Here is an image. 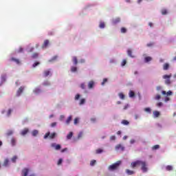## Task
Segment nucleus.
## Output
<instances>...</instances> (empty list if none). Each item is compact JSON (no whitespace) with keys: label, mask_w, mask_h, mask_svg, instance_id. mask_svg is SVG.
<instances>
[{"label":"nucleus","mask_w":176,"mask_h":176,"mask_svg":"<svg viewBox=\"0 0 176 176\" xmlns=\"http://www.w3.org/2000/svg\"><path fill=\"white\" fill-rule=\"evenodd\" d=\"M77 123H79V118H76L74 119V124H76Z\"/></svg>","instance_id":"5fc2aeb1"},{"label":"nucleus","mask_w":176,"mask_h":176,"mask_svg":"<svg viewBox=\"0 0 176 176\" xmlns=\"http://www.w3.org/2000/svg\"><path fill=\"white\" fill-rule=\"evenodd\" d=\"M23 91H24V87H21L16 92L17 97H19L21 94V93H23Z\"/></svg>","instance_id":"0eeeda50"},{"label":"nucleus","mask_w":176,"mask_h":176,"mask_svg":"<svg viewBox=\"0 0 176 176\" xmlns=\"http://www.w3.org/2000/svg\"><path fill=\"white\" fill-rule=\"evenodd\" d=\"M156 106H157L158 108H160V107H163V102H160L157 103Z\"/></svg>","instance_id":"a19ab883"},{"label":"nucleus","mask_w":176,"mask_h":176,"mask_svg":"<svg viewBox=\"0 0 176 176\" xmlns=\"http://www.w3.org/2000/svg\"><path fill=\"white\" fill-rule=\"evenodd\" d=\"M28 129L25 128L21 132V135H25L28 133Z\"/></svg>","instance_id":"2eb2a0df"},{"label":"nucleus","mask_w":176,"mask_h":176,"mask_svg":"<svg viewBox=\"0 0 176 176\" xmlns=\"http://www.w3.org/2000/svg\"><path fill=\"white\" fill-rule=\"evenodd\" d=\"M93 87H94V81H93V80L89 81L88 83V88L93 89Z\"/></svg>","instance_id":"9d476101"},{"label":"nucleus","mask_w":176,"mask_h":176,"mask_svg":"<svg viewBox=\"0 0 176 176\" xmlns=\"http://www.w3.org/2000/svg\"><path fill=\"white\" fill-rule=\"evenodd\" d=\"M118 23H120V18H116L113 20V24H118Z\"/></svg>","instance_id":"6ab92c4d"},{"label":"nucleus","mask_w":176,"mask_h":176,"mask_svg":"<svg viewBox=\"0 0 176 176\" xmlns=\"http://www.w3.org/2000/svg\"><path fill=\"white\" fill-rule=\"evenodd\" d=\"M80 87L82 89V90H85V89H86V85H85V83H82L80 85Z\"/></svg>","instance_id":"3c124183"},{"label":"nucleus","mask_w":176,"mask_h":176,"mask_svg":"<svg viewBox=\"0 0 176 176\" xmlns=\"http://www.w3.org/2000/svg\"><path fill=\"white\" fill-rule=\"evenodd\" d=\"M100 28H105V23L104 22H101L99 25Z\"/></svg>","instance_id":"473e14b6"},{"label":"nucleus","mask_w":176,"mask_h":176,"mask_svg":"<svg viewBox=\"0 0 176 176\" xmlns=\"http://www.w3.org/2000/svg\"><path fill=\"white\" fill-rule=\"evenodd\" d=\"M118 96L121 100H124V94L123 93H120Z\"/></svg>","instance_id":"f704fd0d"},{"label":"nucleus","mask_w":176,"mask_h":176,"mask_svg":"<svg viewBox=\"0 0 176 176\" xmlns=\"http://www.w3.org/2000/svg\"><path fill=\"white\" fill-rule=\"evenodd\" d=\"M96 160H91L90 162V166H94V164H96Z\"/></svg>","instance_id":"49530a36"},{"label":"nucleus","mask_w":176,"mask_h":176,"mask_svg":"<svg viewBox=\"0 0 176 176\" xmlns=\"http://www.w3.org/2000/svg\"><path fill=\"white\" fill-rule=\"evenodd\" d=\"M39 64H41L39 62L34 63L32 65L33 68H35V67H37V65H39Z\"/></svg>","instance_id":"8fccbe9b"},{"label":"nucleus","mask_w":176,"mask_h":176,"mask_svg":"<svg viewBox=\"0 0 176 176\" xmlns=\"http://www.w3.org/2000/svg\"><path fill=\"white\" fill-rule=\"evenodd\" d=\"M47 46H49V40H45L44 41L42 47L44 49V47H47Z\"/></svg>","instance_id":"ddd939ff"},{"label":"nucleus","mask_w":176,"mask_h":176,"mask_svg":"<svg viewBox=\"0 0 176 176\" xmlns=\"http://www.w3.org/2000/svg\"><path fill=\"white\" fill-rule=\"evenodd\" d=\"M168 13V12H167V10L166 9H163L162 10V14H167Z\"/></svg>","instance_id":"ea45409f"},{"label":"nucleus","mask_w":176,"mask_h":176,"mask_svg":"<svg viewBox=\"0 0 176 176\" xmlns=\"http://www.w3.org/2000/svg\"><path fill=\"white\" fill-rule=\"evenodd\" d=\"M157 91H161V93L163 91L162 88L160 86L157 87Z\"/></svg>","instance_id":"09e8293b"},{"label":"nucleus","mask_w":176,"mask_h":176,"mask_svg":"<svg viewBox=\"0 0 176 176\" xmlns=\"http://www.w3.org/2000/svg\"><path fill=\"white\" fill-rule=\"evenodd\" d=\"M127 54H128V56H129V57L134 58V56L133 55V52L131 51V50H128Z\"/></svg>","instance_id":"a211bd4d"},{"label":"nucleus","mask_w":176,"mask_h":176,"mask_svg":"<svg viewBox=\"0 0 176 176\" xmlns=\"http://www.w3.org/2000/svg\"><path fill=\"white\" fill-rule=\"evenodd\" d=\"M28 173H30V169H28V168H24L22 170L21 175L22 176H27V175H28Z\"/></svg>","instance_id":"423d86ee"},{"label":"nucleus","mask_w":176,"mask_h":176,"mask_svg":"<svg viewBox=\"0 0 176 176\" xmlns=\"http://www.w3.org/2000/svg\"><path fill=\"white\" fill-rule=\"evenodd\" d=\"M126 63H127V60H126V59L123 60L122 62V64H121L122 67H124V65H126Z\"/></svg>","instance_id":"79ce46f5"},{"label":"nucleus","mask_w":176,"mask_h":176,"mask_svg":"<svg viewBox=\"0 0 176 176\" xmlns=\"http://www.w3.org/2000/svg\"><path fill=\"white\" fill-rule=\"evenodd\" d=\"M11 160L12 163H16V161L17 160V155L14 156Z\"/></svg>","instance_id":"72a5a7b5"},{"label":"nucleus","mask_w":176,"mask_h":176,"mask_svg":"<svg viewBox=\"0 0 176 176\" xmlns=\"http://www.w3.org/2000/svg\"><path fill=\"white\" fill-rule=\"evenodd\" d=\"M66 151H68V148H65L62 149L60 152H61V153H64V152H66Z\"/></svg>","instance_id":"bf43d9fd"},{"label":"nucleus","mask_w":176,"mask_h":176,"mask_svg":"<svg viewBox=\"0 0 176 176\" xmlns=\"http://www.w3.org/2000/svg\"><path fill=\"white\" fill-rule=\"evenodd\" d=\"M61 163H63V159H59L58 161V166H60V164H61Z\"/></svg>","instance_id":"4d7b16f0"},{"label":"nucleus","mask_w":176,"mask_h":176,"mask_svg":"<svg viewBox=\"0 0 176 176\" xmlns=\"http://www.w3.org/2000/svg\"><path fill=\"white\" fill-rule=\"evenodd\" d=\"M11 114H12V109H9L7 112V116H10Z\"/></svg>","instance_id":"c03bdc74"},{"label":"nucleus","mask_w":176,"mask_h":176,"mask_svg":"<svg viewBox=\"0 0 176 176\" xmlns=\"http://www.w3.org/2000/svg\"><path fill=\"white\" fill-rule=\"evenodd\" d=\"M1 80L5 82L6 80V75L1 76Z\"/></svg>","instance_id":"de8ad7c7"},{"label":"nucleus","mask_w":176,"mask_h":176,"mask_svg":"<svg viewBox=\"0 0 176 176\" xmlns=\"http://www.w3.org/2000/svg\"><path fill=\"white\" fill-rule=\"evenodd\" d=\"M3 166H4V167H8V166H9V160L8 159H6L4 160Z\"/></svg>","instance_id":"f3484780"},{"label":"nucleus","mask_w":176,"mask_h":176,"mask_svg":"<svg viewBox=\"0 0 176 176\" xmlns=\"http://www.w3.org/2000/svg\"><path fill=\"white\" fill-rule=\"evenodd\" d=\"M135 94L134 93V91H129V97H131V98H133V97H135Z\"/></svg>","instance_id":"a878e982"},{"label":"nucleus","mask_w":176,"mask_h":176,"mask_svg":"<svg viewBox=\"0 0 176 176\" xmlns=\"http://www.w3.org/2000/svg\"><path fill=\"white\" fill-rule=\"evenodd\" d=\"M119 149H121V151H124V147H123L121 144H118L116 146V151H119Z\"/></svg>","instance_id":"9b49d317"},{"label":"nucleus","mask_w":176,"mask_h":176,"mask_svg":"<svg viewBox=\"0 0 176 176\" xmlns=\"http://www.w3.org/2000/svg\"><path fill=\"white\" fill-rule=\"evenodd\" d=\"M97 120L96 118H91V121L93 122L94 123Z\"/></svg>","instance_id":"680f3d73"},{"label":"nucleus","mask_w":176,"mask_h":176,"mask_svg":"<svg viewBox=\"0 0 176 176\" xmlns=\"http://www.w3.org/2000/svg\"><path fill=\"white\" fill-rule=\"evenodd\" d=\"M102 152H104V151L101 148H98L96 150V153L98 155L100 153H102Z\"/></svg>","instance_id":"e433bc0d"},{"label":"nucleus","mask_w":176,"mask_h":176,"mask_svg":"<svg viewBox=\"0 0 176 176\" xmlns=\"http://www.w3.org/2000/svg\"><path fill=\"white\" fill-rule=\"evenodd\" d=\"M138 166H141V170L144 173H146L148 171V167H146V162L141 160H137L135 162H131V166L132 168H135V167H138Z\"/></svg>","instance_id":"f257e3e1"},{"label":"nucleus","mask_w":176,"mask_h":176,"mask_svg":"<svg viewBox=\"0 0 176 176\" xmlns=\"http://www.w3.org/2000/svg\"><path fill=\"white\" fill-rule=\"evenodd\" d=\"M23 47H20L19 49V51H18V52L19 53H22V52H23Z\"/></svg>","instance_id":"338daca9"},{"label":"nucleus","mask_w":176,"mask_h":176,"mask_svg":"<svg viewBox=\"0 0 176 176\" xmlns=\"http://www.w3.org/2000/svg\"><path fill=\"white\" fill-rule=\"evenodd\" d=\"M11 144H12V146H14V145H16V139L12 138L11 140Z\"/></svg>","instance_id":"2f4dec72"},{"label":"nucleus","mask_w":176,"mask_h":176,"mask_svg":"<svg viewBox=\"0 0 176 176\" xmlns=\"http://www.w3.org/2000/svg\"><path fill=\"white\" fill-rule=\"evenodd\" d=\"M57 126V122H52L51 124V127H56Z\"/></svg>","instance_id":"6e6d98bb"},{"label":"nucleus","mask_w":176,"mask_h":176,"mask_svg":"<svg viewBox=\"0 0 176 176\" xmlns=\"http://www.w3.org/2000/svg\"><path fill=\"white\" fill-rule=\"evenodd\" d=\"M39 56V54L36 52H34L32 55V58H38V56Z\"/></svg>","instance_id":"bb28decb"},{"label":"nucleus","mask_w":176,"mask_h":176,"mask_svg":"<svg viewBox=\"0 0 176 176\" xmlns=\"http://www.w3.org/2000/svg\"><path fill=\"white\" fill-rule=\"evenodd\" d=\"M160 116V111H155V118H159Z\"/></svg>","instance_id":"c85d7f7f"},{"label":"nucleus","mask_w":176,"mask_h":176,"mask_svg":"<svg viewBox=\"0 0 176 176\" xmlns=\"http://www.w3.org/2000/svg\"><path fill=\"white\" fill-rule=\"evenodd\" d=\"M130 122H129V121H127V120H123L122 121V124H124V126H127L129 124Z\"/></svg>","instance_id":"b1692460"},{"label":"nucleus","mask_w":176,"mask_h":176,"mask_svg":"<svg viewBox=\"0 0 176 176\" xmlns=\"http://www.w3.org/2000/svg\"><path fill=\"white\" fill-rule=\"evenodd\" d=\"M144 111L147 112V113H151L152 112V110L149 107H146L144 109Z\"/></svg>","instance_id":"cd10ccee"},{"label":"nucleus","mask_w":176,"mask_h":176,"mask_svg":"<svg viewBox=\"0 0 176 176\" xmlns=\"http://www.w3.org/2000/svg\"><path fill=\"white\" fill-rule=\"evenodd\" d=\"M30 53H32V52H34V47H31L29 51Z\"/></svg>","instance_id":"69168bd1"},{"label":"nucleus","mask_w":176,"mask_h":176,"mask_svg":"<svg viewBox=\"0 0 176 176\" xmlns=\"http://www.w3.org/2000/svg\"><path fill=\"white\" fill-rule=\"evenodd\" d=\"M48 137L50 138V140H53L54 138H55L56 137V133H52L50 135V132H47V133H45V135H44V139L46 140V138H48Z\"/></svg>","instance_id":"20e7f679"},{"label":"nucleus","mask_w":176,"mask_h":176,"mask_svg":"<svg viewBox=\"0 0 176 176\" xmlns=\"http://www.w3.org/2000/svg\"><path fill=\"white\" fill-rule=\"evenodd\" d=\"M155 98L156 100H160L162 98V96L160 95H157Z\"/></svg>","instance_id":"052dcab7"},{"label":"nucleus","mask_w":176,"mask_h":176,"mask_svg":"<svg viewBox=\"0 0 176 176\" xmlns=\"http://www.w3.org/2000/svg\"><path fill=\"white\" fill-rule=\"evenodd\" d=\"M12 134H13L12 131H8V133H7V135H12Z\"/></svg>","instance_id":"13d9d810"},{"label":"nucleus","mask_w":176,"mask_h":176,"mask_svg":"<svg viewBox=\"0 0 176 176\" xmlns=\"http://www.w3.org/2000/svg\"><path fill=\"white\" fill-rule=\"evenodd\" d=\"M71 71L72 72H76V71H78V68L76 67H72Z\"/></svg>","instance_id":"4c0bfd02"},{"label":"nucleus","mask_w":176,"mask_h":176,"mask_svg":"<svg viewBox=\"0 0 176 176\" xmlns=\"http://www.w3.org/2000/svg\"><path fill=\"white\" fill-rule=\"evenodd\" d=\"M122 164V161L119 160L117 161L116 163H113V164L109 166L108 170L109 171H116V170H118L119 167H120V165Z\"/></svg>","instance_id":"f03ea898"},{"label":"nucleus","mask_w":176,"mask_h":176,"mask_svg":"<svg viewBox=\"0 0 176 176\" xmlns=\"http://www.w3.org/2000/svg\"><path fill=\"white\" fill-rule=\"evenodd\" d=\"M107 82H108V79L104 78L103 81L102 82V86H104Z\"/></svg>","instance_id":"37998d69"},{"label":"nucleus","mask_w":176,"mask_h":176,"mask_svg":"<svg viewBox=\"0 0 176 176\" xmlns=\"http://www.w3.org/2000/svg\"><path fill=\"white\" fill-rule=\"evenodd\" d=\"M82 137H83V132H80L78 135V139L79 140L80 138H82Z\"/></svg>","instance_id":"a18cd8bd"},{"label":"nucleus","mask_w":176,"mask_h":176,"mask_svg":"<svg viewBox=\"0 0 176 176\" xmlns=\"http://www.w3.org/2000/svg\"><path fill=\"white\" fill-rule=\"evenodd\" d=\"M173 75L170 74L169 75L165 74L162 76L163 79L165 80L166 85H171V80H170V78H171Z\"/></svg>","instance_id":"7ed1b4c3"},{"label":"nucleus","mask_w":176,"mask_h":176,"mask_svg":"<svg viewBox=\"0 0 176 176\" xmlns=\"http://www.w3.org/2000/svg\"><path fill=\"white\" fill-rule=\"evenodd\" d=\"M73 62L75 64V65L78 64V58H76V56L73 57Z\"/></svg>","instance_id":"7c9ffc66"},{"label":"nucleus","mask_w":176,"mask_h":176,"mask_svg":"<svg viewBox=\"0 0 176 176\" xmlns=\"http://www.w3.org/2000/svg\"><path fill=\"white\" fill-rule=\"evenodd\" d=\"M85 102H86V100L85 98L81 99L80 101V105H83Z\"/></svg>","instance_id":"58836bf2"},{"label":"nucleus","mask_w":176,"mask_h":176,"mask_svg":"<svg viewBox=\"0 0 176 176\" xmlns=\"http://www.w3.org/2000/svg\"><path fill=\"white\" fill-rule=\"evenodd\" d=\"M38 133L39 132L38 131V130H34L32 132V135H33V137H36V135H38Z\"/></svg>","instance_id":"aec40b11"},{"label":"nucleus","mask_w":176,"mask_h":176,"mask_svg":"<svg viewBox=\"0 0 176 176\" xmlns=\"http://www.w3.org/2000/svg\"><path fill=\"white\" fill-rule=\"evenodd\" d=\"M11 61H14L16 64H20V60L19 59H16L15 58H12Z\"/></svg>","instance_id":"393cba45"},{"label":"nucleus","mask_w":176,"mask_h":176,"mask_svg":"<svg viewBox=\"0 0 176 176\" xmlns=\"http://www.w3.org/2000/svg\"><path fill=\"white\" fill-rule=\"evenodd\" d=\"M79 98H80V95L79 94H78L77 95H76L75 96V100H79Z\"/></svg>","instance_id":"864d4df0"},{"label":"nucleus","mask_w":176,"mask_h":176,"mask_svg":"<svg viewBox=\"0 0 176 176\" xmlns=\"http://www.w3.org/2000/svg\"><path fill=\"white\" fill-rule=\"evenodd\" d=\"M51 146H52V148H54V149H55L56 151H60V149H61V145L57 144H56V143H52V144H51Z\"/></svg>","instance_id":"39448f33"},{"label":"nucleus","mask_w":176,"mask_h":176,"mask_svg":"<svg viewBox=\"0 0 176 176\" xmlns=\"http://www.w3.org/2000/svg\"><path fill=\"white\" fill-rule=\"evenodd\" d=\"M121 32L122 34H126V32H127V29H126L125 28H121Z\"/></svg>","instance_id":"c9c22d12"},{"label":"nucleus","mask_w":176,"mask_h":176,"mask_svg":"<svg viewBox=\"0 0 176 176\" xmlns=\"http://www.w3.org/2000/svg\"><path fill=\"white\" fill-rule=\"evenodd\" d=\"M145 63H149V61H152V58L151 56H146L144 58Z\"/></svg>","instance_id":"412c9836"},{"label":"nucleus","mask_w":176,"mask_h":176,"mask_svg":"<svg viewBox=\"0 0 176 176\" xmlns=\"http://www.w3.org/2000/svg\"><path fill=\"white\" fill-rule=\"evenodd\" d=\"M50 74H51L50 69L45 70L43 72V76H45L46 78L47 76H49V75H50Z\"/></svg>","instance_id":"1a4fd4ad"},{"label":"nucleus","mask_w":176,"mask_h":176,"mask_svg":"<svg viewBox=\"0 0 176 176\" xmlns=\"http://www.w3.org/2000/svg\"><path fill=\"white\" fill-rule=\"evenodd\" d=\"M42 91L41 90V89L39 88H36L34 90V93H35V94H39V93H41Z\"/></svg>","instance_id":"4be33fe9"},{"label":"nucleus","mask_w":176,"mask_h":176,"mask_svg":"<svg viewBox=\"0 0 176 176\" xmlns=\"http://www.w3.org/2000/svg\"><path fill=\"white\" fill-rule=\"evenodd\" d=\"M134 142H135V140H133V139L131 140V141H130L131 144H134Z\"/></svg>","instance_id":"774afa93"},{"label":"nucleus","mask_w":176,"mask_h":176,"mask_svg":"<svg viewBox=\"0 0 176 176\" xmlns=\"http://www.w3.org/2000/svg\"><path fill=\"white\" fill-rule=\"evenodd\" d=\"M159 148H160V146L159 144H156L155 145V149H159Z\"/></svg>","instance_id":"0e129e2a"},{"label":"nucleus","mask_w":176,"mask_h":176,"mask_svg":"<svg viewBox=\"0 0 176 176\" xmlns=\"http://www.w3.org/2000/svg\"><path fill=\"white\" fill-rule=\"evenodd\" d=\"M72 135H74V133L69 132V133L67 135V139L71 140L72 138Z\"/></svg>","instance_id":"5701e85b"},{"label":"nucleus","mask_w":176,"mask_h":176,"mask_svg":"<svg viewBox=\"0 0 176 176\" xmlns=\"http://www.w3.org/2000/svg\"><path fill=\"white\" fill-rule=\"evenodd\" d=\"M165 102H168V101H170V98L166 97L164 100Z\"/></svg>","instance_id":"e2e57ef3"},{"label":"nucleus","mask_w":176,"mask_h":176,"mask_svg":"<svg viewBox=\"0 0 176 176\" xmlns=\"http://www.w3.org/2000/svg\"><path fill=\"white\" fill-rule=\"evenodd\" d=\"M166 168L167 171L173 170V166H170V165H168Z\"/></svg>","instance_id":"c756f323"},{"label":"nucleus","mask_w":176,"mask_h":176,"mask_svg":"<svg viewBox=\"0 0 176 176\" xmlns=\"http://www.w3.org/2000/svg\"><path fill=\"white\" fill-rule=\"evenodd\" d=\"M170 68V64L168 63H164L163 65V69L164 71H167Z\"/></svg>","instance_id":"f8f14e48"},{"label":"nucleus","mask_w":176,"mask_h":176,"mask_svg":"<svg viewBox=\"0 0 176 176\" xmlns=\"http://www.w3.org/2000/svg\"><path fill=\"white\" fill-rule=\"evenodd\" d=\"M162 94H163V96H173V91H168V92H166V91H162Z\"/></svg>","instance_id":"6e6552de"},{"label":"nucleus","mask_w":176,"mask_h":176,"mask_svg":"<svg viewBox=\"0 0 176 176\" xmlns=\"http://www.w3.org/2000/svg\"><path fill=\"white\" fill-rule=\"evenodd\" d=\"M126 173L128 175H133L135 174V172H134V170H130L129 169H126Z\"/></svg>","instance_id":"4468645a"},{"label":"nucleus","mask_w":176,"mask_h":176,"mask_svg":"<svg viewBox=\"0 0 176 176\" xmlns=\"http://www.w3.org/2000/svg\"><path fill=\"white\" fill-rule=\"evenodd\" d=\"M111 141H115L116 140V137L115 135H112L110 137Z\"/></svg>","instance_id":"603ef678"},{"label":"nucleus","mask_w":176,"mask_h":176,"mask_svg":"<svg viewBox=\"0 0 176 176\" xmlns=\"http://www.w3.org/2000/svg\"><path fill=\"white\" fill-rule=\"evenodd\" d=\"M71 120H72V116H69L66 120V124H69L71 123Z\"/></svg>","instance_id":"dca6fc26"}]
</instances>
